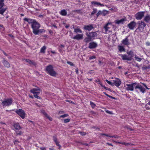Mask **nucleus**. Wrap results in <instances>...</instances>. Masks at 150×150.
I'll return each instance as SVG.
<instances>
[{
  "label": "nucleus",
  "mask_w": 150,
  "mask_h": 150,
  "mask_svg": "<svg viewBox=\"0 0 150 150\" xmlns=\"http://www.w3.org/2000/svg\"><path fill=\"white\" fill-rule=\"evenodd\" d=\"M75 72L77 74H78L79 71H78V68H76L75 69Z\"/></svg>",
  "instance_id": "nucleus-53"
},
{
  "label": "nucleus",
  "mask_w": 150,
  "mask_h": 150,
  "mask_svg": "<svg viewBox=\"0 0 150 150\" xmlns=\"http://www.w3.org/2000/svg\"><path fill=\"white\" fill-rule=\"evenodd\" d=\"M60 14L62 16H65L66 10L64 9L60 11Z\"/></svg>",
  "instance_id": "nucleus-34"
},
{
  "label": "nucleus",
  "mask_w": 150,
  "mask_h": 150,
  "mask_svg": "<svg viewBox=\"0 0 150 150\" xmlns=\"http://www.w3.org/2000/svg\"><path fill=\"white\" fill-rule=\"evenodd\" d=\"M49 149L50 150H54V148H49Z\"/></svg>",
  "instance_id": "nucleus-62"
},
{
  "label": "nucleus",
  "mask_w": 150,
  "mask_h": 150,
  "mask_svg": "<svg viewBox=\"0 0 150 150\" xmlns=\"http://www.w3.org/2000/svg\"><path fill=\"white\" fill-rule=\"evenodd\" d=\"M139 25L138 29L140 31L142 32L144 28L146 25V24L142 21L139 22Z\"/></svg>",
  "instance_id": "nucleus-10"
},
{
  "label": "nucleus",
  "mask_w": 150,
  "mask_h": 150,
  "mask_svg": "<svg viewBox=\"0 0 150 150\" xmlns=\"http://www.w3.org/2000/svg\"><path fill=\"white\" fill-rule=\"evenodd\" d=\"M40 150H47L46 148L45 147H40Z\"/></svg>",
  "instance_id": "nucleus-51"
},
{
  "label": "nucleus",
  "mask_w": 150,
  "mask_h": 150,
  "mask_svg": "<svg viewBox=\"0 0 150 150\" xmlns=\"http://www.w3.org/2000/svg\"><path fill=\"white\" fill-rule=\"evenodd\" d=\"M86 35L87 37H90L91 40L93 39L95 37L97 36V34L96 32H91L89 34L87 33Z\"/></svg>",
  "instance_id": "nucleus-12"
},
{
  "label": "nucleus",
  "mask_w": 150,
  "mask_h": 150,
  "mask_svg": "<svg viewBox=\"0 0 150 150\" xmlns=\"http://www.w3.org/2000/svg\"><path fill=\"white\" fill-rule=\"evenodd\" d=\"M112 26L111 23H108L106 24L104 27V33L105 34L111 33L112 31Z\"/></svg>",
  "instance_id": "nucleus-5"
},
{
  "label": "nucleus",
  "mask_w": 150,
  "mask_h": 150,
  "mask_svg": "<svg viewBox=\"0 0 150 150\" xmlns=\"http://www.w3.org/2000/svg\"><path fill=\"white\" fill-rule=\"evenodd\" d=\"M67 63L68 64L70 65V66H74V64L72 62H67Z\"/></svg>",
  "instance_id": "nucleus-43"
},
{
  "label": "nucleus",
  "mask_w": 150,
  "mask_h": 150,
  "mask_svg": "<svg viewBox=\"0 0 150 150\" xmlns=\"http://www.w3.org/2000/svg\"><path fill=\"white\" fill-rule=\"evenodd\" d=\"M70 120L69 119H66V122H69L70 121Z\"/></svg>",
  "instance_id": "nucleus-63"
},
{
  "label": "nucleus",
  "mask_w": 150,
  "mask_h": 150,
  "mask_svg": "<svg viewBox=\"0 0 150 150\" xmlns=\"http://www.w3.org/2000/svg\"><path fill=\"white\" fill-rule=\"evenodd\" d=\"M97 11V10L96 9H93V11L91 12V15H93L95 13H96Z\"/></svg>",
  "instance_id": "nucleus-39"
},
{
  "label": "nucleus",
  "mask_w": 150,
  "mask_h": 150,
  "mask_svg": "<svg viewBox=\"0 0 150 150\" xmlns=\"http://www.w3.org/2000/svg\"><path fill=\"white\" fill-rule=\"evenodd\" d=\"M90 105L93 108H94L96 106V105L93 102L91 101L90 102Z\"/></svg>",
  "instance_id": "nucleus-38"
},
{
  "label": "nucleus",
  "mask_w": 150,
  "mask_h": 150,
  "mask_svg": "<svg viewBox=\"0 0 150 150\" xmlns=\"http://www.w3.org/2000/svg\"><path fill=\"white\" fill-rule=\"evenodd\" d=\"M41 37H44L45 38H46L48 37L47 35H42Z\"/></svg>",
  "instance_id": "nucleus-59"
},
{
  "label": "nucleus",
  "mask_w": 150,
  "mask_h": 150,
  "mask_svg": "<svg viewBox=\"0 0 150 150\" xmlns=\"http://www.w3.org/2000/svg\"><path fill=\"white\" fill-rule=\"evenodd\" d=\"M66 102H69L70 103H74L72 102L71 100H66Z\"/></svg>",
  "instance_id": "nucleus-58"
},
{
  "label": "nucleus",
  "mask_w": 150,
  "mask_h": 150,
  "mask_svg": "<svg viewBox=\"0 0 150 150\" xmlns=\"http://www.w3.org/2000/svg\"><path fill=\"white\" fill-rule=\"evenodd\" d=\"M15 112L22 119H24L25 118L26 113L22 109L16 110Z\"/></svg>",
  "instance_id": "nucleus-6"
},
{
  "label": "nucleus",
  "mask_w": 150,
  "mask_h": 150,
  "mask_svg": "<svg viewBox=\"0 0 150 150\" xmlns=\"http://www.w3.org/2000/svg\"><path fill=\"white\" fill-rule=\"evenodd\" d=\"M127 21L126 17L122 18L120 19H117L115 20V24H121L124 23L125 21Z\"/></svg>",
  "instance_id": "nucleus-11"
},
{
  "label": "nucleus",
  "mask_w": 150,
  "mask_h": 150,
  "mask_svg": "<svg viewBox=\"0 0 150 150\" xmlns=\"http://www.w3.org/2000/svg\"><path fill=\"white\" fill-rule=\"evenodd\" d=\"M135 60H137V61L140 62L141 60L142 59L139 57L137 55H135Z\"/></svg>",
  "instance_id": "nucleus-36"
},
{
  "label": "nucleus",
  "mask_w": 150,
  "mask_h": 150,
  "mask_svg": "<svg viewBox=\"0 0 150 150\" xmlns=\"http://www.w3.org/2000/svg\"><path fill=\"white\" fill-rule=\"evenodd\" d=\"M81 135L82 136H84L86 134V133L83 132H80Z\"/></svg>",
  "instance_id": "nucleus-52"
},
{
  "label": "nucleus",
  "mask_w": 150,
  "mask_h": 150,
  "mask_svg": "<svg viewBox=\"0 0 150 150\" xmlns=\"http://www.w3.org/2000/svg\"><path fill=\"white\" fill-rule=\"evenodd\" d=\"M149 103H147L145 107L147 110H149L150 109V108L149 107Z\"/></svg>",
  "instance_id": "nucleus-40"
},
{
  "label": "nucleus",
  "mask_w": 150,
  "mask_h": 150,
  "mask_svg": "<svg viewBox=\"0 0 150 150\" xmlns=\"http://www.w3.org/2000/svg\"><path fill=\"white\" fill-rule=\"evenodd\" d=\"M92 4L96 7L97 6H104V5L101 4L99 2H98L96 1H93L91 2Z\"/></svg>",
  "instance_id": "nucleus-17"
},
{
  "label": "nucleus",
  "mask_w": 150,
  "mask_h": 150,
  "mask_svg": "<svg viewBox=\"0 0 150 150\" xmlns=\"http://www.w3.org/2000/svg\"><path fill=\"white\" fill-rule=\"evenodd\" d=\"M19 142V141H18V140H15L14 142L13 143L15 144H17Z\"/></svg>",
  "instance_id": "nucleus-49"
},
{
  "label": "nucleus",
  "mask_w": 150,
  "mask_h": 150,
  "mask_svg": "<svg viewBox=\"0 0 150 150\" xmlns=\"http://www.w3.org/2000/svg\"><path fill=\"white\" fill-rule=\"evenodd\" d=\"M144 12H139L137 13L135 15L136 18L137 20L142 19L144 15Z\"/></svg>",
  "instance_id": "nucleus-9"
},
{
  "label": "nucleus",
  "mask_w": 150,
  "mask_h": 150,
  "mask_svg": "<svg viewBox=\"0 0 150 150\" xmlns=\"http://www.w3.org/2000/svg\"><path fill=\"white\" fill-rule=\"evenodd\" d=\"M105 112H107L108 113L110 114H113V113L112 112L108 110H106Z\"/></svg>",
  "instance_id": "nucleus-45"
},
{
  "label": "nucleus",
  "mask_w": 150,
  "mask_h": 150,
  "mask_svg": "<svg viewBox=\"0 0 150 150\" xmlns=\"http://www.w3.org/2000/svg\"><path fill=\"white\" fill-rule=\"evenodd\" d=\"M118 143H119L125 145H127L129 144L128 143H126L124 142H122V143L118 142Z\"/></svg>",
  "instance_id": "nucleus-50"
},
{
  "label": "nucleus",
  "mask_w": 150,
  "mask_h": 150,
  "mask_svg": "<svg viewBox=\"0 0 150 150\" xmlns=\"http://www.w3.org/2000/svg\"><path fill=\"white\" fill-rule=\"evenodd\" d=\"M91 39L90 38V37H87V38H85L84 39V41L86 42H88L89 41H91Z\"/></svg>",
  "instance_id": "nucleus-35"
},
{
  "label": "nucleus",
  "mask_w": 150,
  "mask_h": 150,
  "mask_svg": "<svg viewBox=\"0 0 150 150\" xmlns=\"http://www.w3.org/2000/svg\"><path fill=\"white\" fill-rule=\"evenodd\" d=\"M22 132L21 131H19L18 132H16V134L17 135H21L22 134Z\"/></svg>",
  "instance_id": "nucleus-46"
},
{
  "label": "nucleus",
  "mask_w": 150,
  "mask_h": 150,
  "mask_svg": "<svg viewBox=\"0 0 150 150\" xmlns=\"http://www.w3.org/2000/svg\"><path fill=\"white\" fill-rule=\"evenodd\" d=\"M136 84V83L131 84H127L125 86V89L127 91H132L134 90V87Z\"/></svg>",
  "instance_id": "nucleus-7"
},
{
  "label": "nucleus",
  "mask_w": 150,
  "mask_h": 150,
  "mask_svg": "<svg viewBox=\"0 0 150 150\" xmlns=\"http://www.w3.org/2000/svg\"><path fill=\"white\" fill-rule=\"evenodd\" d=\"M34 97L35 98H36L38 99H41L40 97L38 96V95H34Z\"/></svg>",
  "instance_id": "nucleus-47"
},
{
  "label": "nucleus",
  "mask_w": 150,
  "mask_h": 150,
  "mask_svg": "<svg viewBox=\"0 0 150 150\" xmlns=\"http://www.w3.org/2000/svg\"><path fill=\"white\" fill-rule=\"evenodd\" d=\"M64 45H61L59 47V51L62 54H63V49L64 48Z\"/></svg>",
  "instance_id": "nucleus-25"
},
{
  "label": "nucleus",
  "mask_w": 150,
  "mask_h": 150,
  "mask_svg": "<svg viewBox=\"0 0 150 150\" xmlns=\"http://www.w3.org/2000/svg\"><path fill=\"white\" fill-rule=\"evenodd\" d=\"M118 50L120 52L125 51V48L123 46L119 45L118 46Z\"/></svg>",
  "instance_id": "nucleus-27"
},
{
  "label": "nucleus",
  "mask_w": 150,
  "mask_h": 150,
  "mask_svg": "<svg viewBox=\"0 0 150 150\" xmlns=\"http://www.w3.org/2000/svg\"><path fill=\"white\" fill-rule=\"evenodd\" d=\"M51 52L53 54H56L57 53L53 50L51 51Z\"/></svg>",
  "instance_id": "nucleus-57"
},
{
  "label": "nucleus",
  "mask_w": 150,
  "mask_h": 150,
  "mask_svg": "<svg viewBox=\"0 0 150 150\" xmlns=\"http://www.w3.org/2000/svg\"><path fill=\"white\" fill-rule=\"evenodd\" d=\"M105 81L109 84H110L111 85H112V86L113 85V83L110 81H108L107 80H106Z\"/></svg>",
  "instance_id": "nucleus-41"
},
{
  "label": "nucleus",
  "mask_w": 150,
  "mask_h": 150,
  "mask_svg": "<svg viewBox=\"0 0 150 150\" xmlns=\"http://www.w3.org/2000/svg\"><path fill=\"white\" fill-rule=\"evenodd\" d=\"M146 44L147 46H149L150 45V43L149 42H147L146 43Z\"/></svg>",
  "instance_id": "nucleus-56"
},
{
  "label": "nucleus",
  "mask_w": 150,
  "mask_h": 150,
  "mask_svg": "<svg viewBox=\"0 0 150 150\" xmlns=\"http://www.w3.org/2000/svg\"><path fill=\"white\" fill-rule=\"evenodd\" d=\"M46 49V47L45 46H43L40 49V52L41 53H45V51Z\"/></svg>",
  "instance_id": "nucleus-28"
},
{
  "label": "nucleus",
  "mask_w": 150,
  "mask_h": 150,
  "mask_svg": "<svg viewBox=\"0 0 150 150\" xmlns=\"http://www.w3.org/2000/svg\"><path fill=\"white\" fill-rule=\"evenodd\" d=\"M41 91V90L39 87H37V89L33 88L31 89L30 91V92L34 94V96L39 95Z\"/></svg>",
  "instance_id": "nucleus-8"
},
{
  "label": "nucleus",
  "mask_w": 150,
  "mask_h": 150,
  "mask_svg": "<svg viewBox=\"0 0 150 150\" xmlns=\"http://www.w3.org/2000/svg\"><path fill=\"white\" fill-rule=\"evenodd\" d=\"M46 117L50 121H52V118L50 117V116L48 115H47V116H46Z\"/></svg>",
  "instance_id": "nucleus-42"
},
{
  "label": "nucleus",
  "mask_w": 150,
  "mask_h": 150,
  "mask_svg": "<svg viewBox=\"0 0 150 150\" xmlns=\"http://www.w3.org/2000/svg\"><path fill=\"white\" fill-rule=\"evenodd\" d=\"M28 122L31 123L32 124H33L34 125H35V122H34L30 120H28Z\"/></svg>",
  "instance_id": "nucleus-54"
},
{
  "label": "nucleus",
  "mask_w": 150,
  "mask_h": 150,
  "mask_svg": "<svg viewBox=\"0 0 150 150\" xmlns=\"http://www.w3.org/2000/svg\"><path fill=\"white\" fill-rule=\"evenodd\" d=\"M24 20L31 24L32 32L34 35H38L45 32V30L44 29H40V25L35 20L25 18H24Z\"/></svg>",
  "instance_id": "nucleus-1"
},
{
  "label": "nucleus",
  "mask_w": 150,
  "mask_h": 150,
  "mask_svg": "<svg viewBox=\"0 0 150 150\" xmlns=\"http://www.w3.org/2000/svg\"><path fill=\"white\" fill-rule=\"evenodd\" d=\"M24 60H25L26 62L28 63L30 65L36 66V63L34 61H32L28 59H24Z\"/></svg>",
  "instance_id": "nucleus-20"
},
{
  "label": "nucleus",
  "mask_w": 150,
  "mask_h": 150,
  "mask_svg": "<svg viewBox=\"0 0 150 150\" xmlns=\"http://www.w3.org/2000/svg\"><path fill=\"white\" fill-rule=\"evenodd\" d=\"M4 0H0V9L3 8L4 5Z\"/></svg>",
  "instance_id": "nucleus-31"
},
{
  "label": "nucleus",
  "mask_w": 150,
  "mask_h": 150,
  "mask_svg": "<svg viewBox=\"0 0 150 150\" xmlns=\"http://www.w3.org/2000/svg\"><path fill=\"white\" fill-rule=\"evenodd\" d=\"M136 25V23L135 22L132 21L129 23L128 25L127 26L129 29H130V30H133L135 27Z\"/></svg>",
  "instance_id": "nucleus-14"
},
{
  "label": "nucleus",
  "mask_w": 150,
  "mask_h": 150,
  "mask_svg": "<svg viewBox=\"0 0 150 150\" xmlns=\"http://www.w3.org/2000/svg\"><path fill=\"white\" fill-rule=\"evenodd\" d=\"M113 85L114 84L117 86H119L121 83V81L119 79H116L113 81Z\"/></svg>",
  "instance_id": "nucleus-16"
},
{
  "label": "nucleus",
  "mask_w": 150,
  "mask_h": 150,
  "mask_svg": "<svg viewBox=\"0 0 150 150\" xmlns=\"http://www.w3.org/2000/svg\"><path fill=\"white\" fill-rule=\"evenodd\" d=\"M144 21L146 22H149L150 21V16L147 15L144 18Z\"/></svg>",
  "instance_id": "nucleus-29"
},
{
  "label": "nucleus",
  "mask_w": 150,
  "mask_h": 150,
  "mask_svg": "<svg viewBox=\"0 0 150 150\" xmlns=\"http://www.w3.org/2000/svg\"><path fill=\"white\" fill-rule=\"evenodd\" d=\"M127 54H128V56L129 57V58H130V60H131L134 56L133 52L132 51H130L127 52Z\"/></svg>",
  "instance_id": "nucleus-26"
},
{
  "label": "nucleus",
  "mask_w": 150,
  "mask_h": 150,
  "mask_svg": "<svg viewBox=\"0 0 150 150\" xmlns=\"http://www.w3.org/2000/svg\"><path fill=\"white\" fill-rule=\"evenodd\" d=\"M107 144L110 146H112V144L109 143H107Z\"/></svg>",
  "instance_id": "nucleus-64"
},
{
  "label": "nucleus",
  "mask_w": 150,
  "mask_h": 150,
  "mask_svg": "<svg viewBox=\"0 0 150 150\" xmlns=\"http://www.w3.org/2000/svg\"><path fill=\"white\" fill-rule=\"evenodd\" d=\"M128 37H126L125 39L122 41V43L124 45L128 46L130 44V43L128 38Z\"/></svg>",
  "instance_id": "nucleus-13"
},
{
  "label": "nucleus",
  "mask_w": 150,
  "mask_h": 150,
  "mask_svg": "<svg viewBox=\"0 0 150 150\" xmlns=\"http://www.w3.org/2000/svg\"><path fill=\"white\" fill-rule=\"evenodd\" d=\"M2 51H3V52L4 55H5L6 56H8L7 54L4 51L2 50Z\"/></svg>",
  "instance_id": "nucleus-60"
},
{
  "label": "nucleus",
  "mask_w": 150,
  "mask_h": 150,
  "mask_svg": "<svg viewBox=\"0 0 150 150\" xmlns=\"http://www.w3.org/2000/svg\"><path fill=\"white\" fill-rule=\"evenodd\" d=\"M100 12L99 11L97 13L96 16L97 17H98L99 15L100 14Z\"/></svg>",
  "instance_id": "nucleus-61"
},
{
  "label": "nucleus",
  "mask_w": 150,
  "mask_h": 150,
  "mask_svg": "<svg viewBox=\"0 0 150 150\" xmlns=\"http://www.w3.org/2000/svg\"><path fill=\"white\" fill-rule=\"evenodd\" d=\"M1 101L2 105L4 107L11 105L12 103L13 100L11 98H8Z\"/></svg>",
  "instance_id": "nucleus-4"
},
{
  "label": "nucleus",
  "mask_w": 150,
  "mask_h": 150,
  "mask_svg": "<svg viewBox=\"0 0 150 150\" xmlns=\"http://www.w3.org/2000/svg\"><path fill=\"white\" fill-rule=\"evenodd\" d=\"M41 113H42L43 115H44L45 117L47 116V113L45 112V110H42L41 111Z\"/></svg>",
  "instance_id": "nucleus-37"
},
{
  "label": "nucleus",
  "mask_w": 150,
  "mask_h": 150,
  "mask_svg": "<svg viewBox=\"0 0 150 150\" xmlns=\"http://www.w3.org/2000/svg\"><path fill=\"white\" fill-rule=\"evenodd\" d=\"M101 135H104V136H106V137H111V138H113V137H115V138H117V136H110V135H109L105 134H102Z\"/></svg>",
  "instance_id": "nucleus-32"
},
{
  "label": "nucleus",
  "mask_w": 150,
  "mask_h": 150,
  "mask_svg": "<svg viewBox=\"0 0 150 150\" xmlns=\"http://www.w3.org/2000/svg\"><path fill=\"white\" fill-rule=\"evenodd\" d=\"M74 31L76 33H82V31L79 28H75Z\"/></svg>",
  "instance_id": "nucleus-33"
},
{
  "label": "nucleus",
  "mask_w": 150,
  "mask_h": 150,
  "mask_svg": "<svg viewBox=\"0 0 150 150\" xmlns=\"http://www.w3.org/2000/svg\"><path fill=\"white\" fill-rule=\"evenodd\" d=\"M141 83L143 85H142L139 84H137L135 86V88L139 89L140 92L144 93L146 90L145 88L147 89H149V88L146 84L143 83Z\"/></svg>",
  "instance_id": "nucleus-3"
},
{
  "label": "nucleus",
  "mask_w": 150,
  "mask_h": 150,
  "mask_svg": "<svg viewBox=\"0 0 150 150\" xmlns=\"http://www.w3.org/2000/svg\"><path fill=\"white\" fill-rule=\"evenodd\" d=\"M66 117V114H64L63 115H61L59 117V119H61V118H64Z\"/></svg>",
  "instance_id": "nucleus-44"
},
{
  "label": "nucleus",
  "mask_w": 150,
  "mask_h": 150,
  "mask_svg": "<svg viewBox=\"0 0 150 150\" xmlns=\"http://www.w3.org/2000/svg\"><path fill=\"white\" fill-rule=\"evenodd\" d=\"M49 33L51 34V35H52L53 34V32L52 31V30H49Z\"/></svg>",
  "instance_id": "nucleus-55"
},
{
  "label": "nucleus",
  "mask_w": 150,
  "mask_h": 150,
  "mask_svg": "<svg viewBox=\"0 0 150 150\" xmlns=\"http://www.w3.org/2000/svg\"><path fill=\"white\" fill-rule=\"evenodd\" d=\"M7 9L6 8L3 7L0 9V14L3 15V13Z\"/></svg>",
  "instance_id": "nucleus-30"
},
{
  "label": "nucleus",
  "mask_w": 150,
  "mask_h": 150,
  "mask_svg": "<svg viewBox=\"0 0 150 150\" xmlns=\"http://www.w3.org/2000/svg\"><path fill=\"white\" fill-rule=\"evenodd\" d=\"M123 60H127L128 61H130V58H129L128 55L125 54H120Z\"/></svg>",
  "instance_id": "nucleus-22"
},
{
  "label": "nucleus",
  "mask_w": 150,
  "mask_h": 150,
  "mask_svg": "<svg viewBox=\"0 0 150 150\" xmlns=\"http://www.w3.org/2000/svg\"><path fill=\"white\" fill-rule=\"evenodd\" d=\"M95 58H96V57L94 56H92L90 57L89 59L90 60H91Z\"/></svg>",
  "instance_id": "nucleus-48"
},
{
  "label": "nucleus",
  "mask_w": 150,
  "mask_h": 150,
  "mask_svg": "<svg viewBox=\"0 0 150 150\" xmlns=\"http://www.w3.org/2000/svg\"><path fill=\"white\" fill-rule=\"evenodd\" d=\"M97 46V45L96 43L94 42H92L89 44L88 47L90 49L94 48L96 47Z\"/></svg>",
  "instance_id": "nucleus-18"
},
{
  "label": "nucleus",
  "mask_w": 150,
  "mask_h": 150,
  "mask_svg": "<svg viewBox=\"0 0 150 150\" xmlns=\"http://www.w3.org/2000/svg\"><path fill=\"white\" fill-rule=\"evenodd\" d=\"M13 127L16 130H18L21 129V127L20 126L19 123H16L13 124Z\"/></svg>",
  "instance_id": "nucleus-23"
},
{
  "label": "nucleus",
  "mask_w": 150,
  "mask_h": 150,
  "mask_svg": "<svg viewBox=\"0 0 150 150\" xmlns=\"http://www.w3.org/2000/svg\"><path fill=\"white\" fill-rule=\"evenodd\" d=\"M2 62L4 65L7 68H9L10 67V64L9 62L5 60L4 59L2 61Z\"/></svg>",
  "instance_id": "nucleus-24"
},
{
  "label": "nucleus",
  "mask_w": 150,
  "mask_h": 150,
  "mask_svg": "<svg viewBox=\"0 0 150 150\" xmlns=\"http://www.w3.org/2000/svg\"><path fill=\"white\" fill-rule=\"evenodd\" d=\"M84 28L86 30H87L88 31H90L93 28V27L92 25H89L85 26L84 27Z\"/></svg>",
  "instance_id": "nucleus-21"
},
{
  "label": "nucleus",
  "mask_w": 150,
  "mask_h": 150,
  "mask_svg": "<svg viewBox=\"0 0 150 150\" xmlns=\"http://www.w3.org/2000/svg\"><path fill=\"white\" fill-rule=\"evenodd\" d=\"M53 140L54 142L55 143L56 145L59 146L58 149H60L61 147V146L60 144H59V142L58 141L57 138L56 136H54L53 137Z\"/></svg>",
  "instance_id": "nucleus-15"
},
{
  "label": "nucleus",
  "mask_w": 150,
  "mask_h": 150,
  "mask_svg": "<svg viewBox=\"0 0 150 150\" xmlns=\"http://www.w3.org/2000/svg\"><path fill=\"white\" fill-rule=\"evenodd\" d=\"M83 34H78L74 36L73 38L77 40L82 39L83 38Z\"/></svg>",
  "instance_id": "nucleus-19"
},
{
  "label": "nucleus",
  "mask_w": 150,
  "mask_h": 150,
  "mask_svg": "<svg viewBox=\"0 0 150 150\" xmlns=\"http://www.w3.org/2000/svg\"><path fill=\"white\" fill-rule=\"evenodd\" d=\"M45 71L47 74L52 76L55 77L57 74L56 72L54 70L53 66L51 65L46 66Z\"/></svg>",
  "instance_id": "nucleus-2"
}]
</instances>
